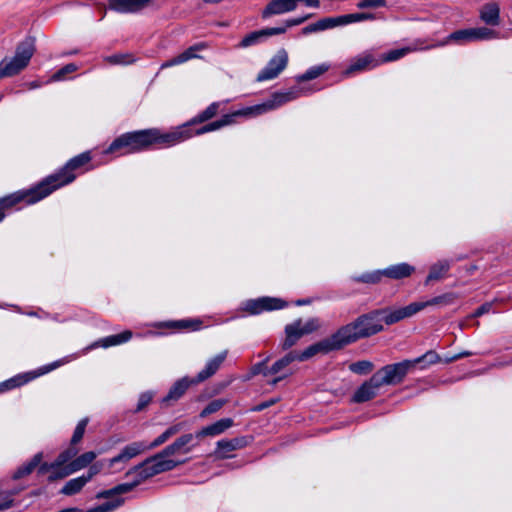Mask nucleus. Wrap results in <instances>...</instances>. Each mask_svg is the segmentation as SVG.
Here are the masks:
<instances>
[{"instance_id": "bb28decb", "label": "nucleus", "mask_w": 512, "mask_h": 512, "mask_svg": "<svg viewBox=\"0 0 512 512\" xmlns=\"http://www.w3.org/2000/svg\"><path fill=\"white\" fill-rule=\"evenodd\" d=\"M376 19L375 14L373 13H351L346 15H340L336 17H331L333 28L338 26H345L351 23L363 22V21H373Z\"/></svg>"}, {"instance_id": "052dcab7", "label": "nucleus", "mask_w": 512, "mask_h": 512, "mask_svg": "<svg viewBox=\"0 0 512 512\" xmlns=\"http://www.w3.org/2000/svg\"><path fill=\"white\" fill-rule=\"evenodd\" d=\"M267 361H268V358H266L264 361H262L260 363L255 364L252 367V374L253 375L262 374L265 377V373L267 372V370H269V367L267 366Z\"/></svg>"}, {"instance_id": "c9c22d12", "label": "nucleus", "mask_w": 512, "mask_h": 512, "mask_svg": "<svg viewBox=\"0 0 512 512\" xmlns=\"http://www.w3.org/2000/svg\"><path fill=\"white\" fill-rule=\"evenodd\" d=\"M329 69V65L323 63L317 66L310 67L305 73L296 77L297 82H304L318 78Z\"/></svg>"}, {"instance_id": "393cba45", "label": "nucleus", "mask_w": 512, "mask_h": 512, "mask_svg": "<svg viewBox=\"0 0 512 512\" xmlns=\"http://www.w3.org/2000/svg\"><path fill=\"white\" fill-rule=\"evenodd\" d=\"M132 338V332L130 330H125L116 335H110L105 338H102L98 341H95L90 346L86 348V350L95 349L98 347L108 348L111 346L120 345L128 342Z\"/></svg>"}, {"instance_id": "f704fd0d", "label": "nucleus", "mask_w": 512, "mask_h": 512, "mask_svg": "<svg viewBox=\"0 0 512 512\" xmlns=\"http://www.w3.org/2000/svg\"><path fill=\"white\" fill-rule=\"evenodd\" d=\"M86 484L87 482L82 476L70 479L62 487L60 493L67 496L75 495L79 493Z\"/></svg>"}, {"instance_id": "8fccbe9b", "label": "nucleus", "mask_w": 512, "mask_h": 512, "mask_svg": "<svg viewBox=\"0 0 512 512\" xmlns=\"http://www.w3.org/2000/svg\"><path fill=\"white\" fill-rule=\"evenodd\" d=\"M88 422H89L88 418H83L82 420L79 421V423L77 424V426L74 430L72 438H71L72 445H76L77 443H79L81 441Z\"/></svg>"}, {"instance_id": "e433bc0d", "label": "nucleus", "mask_w": 512, "mask_h": 512, "mask_svg": "<svg viewBox=\"0 0 512 512\" xmlns=\"http://www.w3.org/2000/svg\"><path fill=\"white\" fill-rule=\"evenodd\" d=\"M182 429L181 424H175L166 429L161 435H159L154 441L148 443V450H152L162 444H164L169 438L177 434Z\"/></svg>"}, {"instance_id": "2eb2a0df", "label": "nucleus", "mask_w": 512, "mask_h": 512, "mask_svg": "<svg viewBox=\"0 0 512 512\" xmlns=\"http://www.w3.org/2000/svg\"><path fill=\"white\" fill-rule=\"evenodd\" d=\"M383 310L385 313H382L381 315L382 322L384 321L387 325H392L405 318H409L417 314L423 310V305L418 304V302H413L405 307L397 308L391 311L386 309Z\"/></svg>"}, {"instance_id": "ea45409f", "label": "nucleus", "mask_w": 512, "mask_h": 512, "mask_svg": "<svg viewBox=\"0 0 512 512\" xmlns=\"http://www.w3.org/2000/svg\"><path fill=\"white\" fill-rule=\"evenodd\" d=\"M448 39L459 44L475 42L472 28L457 30L451 33Z\"/></svg>"}, {"instance_id": "4d7b16f0", "label": "nucleus", "mask_w": 512, "mask_h": 512, "mask_svg": "<svg viewBox=\"0 0 512 512\" xmlns=\"http://www.w3.org/2000/svg\"><path fill=\"white\" fill-rule=\"evenodd\" d=\"M102 468H103V463L102 462H96V463H94L92 465L90 464L88 471L85 474H83L82 477L88 483L89 481L92 480V478L94 476H96L98 473H100Z\"/></svg>"}, {"instance_id": "ddd939ff", "label": "nucleus", "mask_w": 512, "mask_h": 512, "mask_svg": "<svg viewBox=\"0 0 512 512\" xmlns=\"http://www.w3.org/2000/svg\"><path fill=\"white\" fill-rule=\"evenodd\" d=\"M381 64V61L370 51H365L355 58L351 59L350 65L343 72L348 77L355 73L371 70Z\"/></svg>"}, {"instance_id": "49530a36", "label": "nucleus", "mask_w": 512, "mask_h": 512, "mask_svg": "<svg viewBox=\"0 0 512 512\" xmlns=\"http://www.w3.org/2000/svg\"><path fill=\"white\" fill-rule=\"evenodd\" d=\"M78 453V449L75 447V445H70L69 448L61 452L56 460V465L63 466L66 463H68L71 459H73Z\"/></svg>"}, {"instance_id": "13d9d810", "label": "nucleus", "mask_w": 512, "mask_h": 512, "mask_svg": "<svg viewBox=\"0 0 512 512\" xmlns=\"http://www.w3.org/2000/svg\"><path fill=\"white\" fill-rule=\"evenodd\" d=\"M152 398H153V395L151 392L142 393L140 395L138 403H137L136 412H139V411H142L143 409H145L148 406V404L151 402Z\"/></svg>"}, {"instance_id": "79ce46f5", "label": "nucleus", "mask_w": 512, "mask_h": 512, "mask_svg": "<svg viewBox=\"0 0 512 512\" xmlns=\"http://www.w3.org/2000/svg\"><path fill=\"white\" fill-rule=\"evenodd\" d=\"M292 324L297 326V330L299 333L302 334V336L310 334L320 327L319 321L316 318H311L306 322H302V320H297Z\"/></svg>"}, {"instance_id": "58836bf2", "label": "nucleus", "mask_w": 512, "mask_h": 512, "mask_svg": "<svg viewBox=\"0 0 512 512\" xmlns=\"http://www.w3.org/2000/svg\"><path fill=\"white\" fill-rule=\"evenodd\" d=\"M332 21L331 17L322 18L319 21L309 24L308 26L302 29V34L307 35L311 33H316L328 29H332Z\"/></svg>"}, {"instance_id": "a878e982", "label": "nucleus", "mask_w": 512, "mask_h": 512, "mask_svg": "<svg viewBox=\"0 0 512 512\" xmlns=\"http://www.w3.org/2000/svg\"><path fill=\"white\" fill-rule=\"evenodd\" d=\"M479 17L482 22L489 26L500 24V7L496 2L484 4L479 10Z\"/></svg>"}, {"instance_id": "473e14b6", "label": "nucleus", "mask_w": 512, "mask_h": 512, "mask_svg": "<svg viewBox=\"0 0 512 512\" xmlns=\"http://www.w3.org/2000/svg\"><path fill=\"white\" fill-rule=\"evenodd\" d=\"M457 299V295L455 293L449 292L445 293L432 299L424 302H418V304L423 305V309L428 306H448L452 305Z\"/></svg>"}, {"instance_id": "a211bd4d", "label": "nucleus", "mask_w": 512, "mask_h": 512, "mask_svg": "<svg viewBox=\"0 0 512 512\" xmlns=\"http://www.w3.org/2000/svg\"><path fill=\"white\" fill-rule=\"evenodd\" d=\"M148 443L145 441H136L126 445L121 452L109 460V467L118 463H127L130 459L148 451Z\"/></svg>"}, {"instance_id": "f8f14e48", "label": "nucleus", "mask_w": 512, "mask_h": 512, "mask_svg": "<svg viewBox=\"0 0 512 512\" xmlns=\"http://www.w3.org/2000/svg\"><path fill=\"white\" fill-rule=\"evenodd\" d=\"M65 362L66 361H55L51 364L42 366L35 371H30V372H26L23 374H19L13 378L1 383L0 384V392L22 386V385L34 380L35 378H37L39 376H42L46 373L51 372L52 370L58 368Z\"/></svg>"}, {"instance_id": "69168bd1", "label": "nucleus", "mask_w": 512, "mask_h": 512, "mask_svg": "<svg viewBox=\"0 0 512 512\" xmlns=\"http://www.w3.org/2000/svg\"><path fill=\"white\" fill-rule=\"evenodd\" d=\"M276 401L275 400H271V401H267V402H263L261 404H259L258 406H256L255 410L256 411H262L268 407H270L272 404H274Z\"/></svg>"}, {"instance_id": "774afa93", "label": "nucleus", "mask_w": 512, "mask_h": 512, "mask_svg": "<svg viewBox=\"0 0 512 512\" xmlns=\"http://www.w3.org/2000/svg\"><path fill=\"white\" fill-rule=\"evenodd\" d=\"M471 355H473V353H472V352H470V351H463V352H461V353L455 354V356H457V357H458V360H459V359H462V358H464V357H469V356H471Z\"/></svg>"}, {"instance_id": "603ef678", "label": "nucleus", "mask_w": 512, "mask_h": 512, "mask_svg": "<svg viewBox=\"0 0 512 512\" xmlns=\"http://www.w3.org/2000/svg\"><path fill=\"white\" fill-rule=\"evenodd\" d=\"M225 404V401L222 399H216L211 401L200 413V417L204 418L210 414H213L219 411Z\"/></svg>"}, {"instance_id": "0eeeda50", "label": "nucleus", "mask_w": 512, "mask_h": 512, "mask_svg": "<svg viewBox=\"0 0 512 512\" xmlns=\"http://www.w3.org/2000/svg\"><path fill=\"white\" fill-rule=\"evenodd\" d=\"M90 160L91 156L89 152L75 156L70 159L59 172L45 178L42 181V187L50 189L52 193L56 189L73 182L76 178L73 171L87 164Z\"/></svg>"}, {"instance_id": "1a4fd4ad", "label": "nucleus", "mask_w": 512, "mask_h": 512, "mask_svg": "<svg viewBox=\"0 0 512 512\" xmlns=\"http://www.w3.org/2000/svg\"><path fill=\"white\" fill-rule=\"evenodd\" d=\"M289 56L285 49H279L268 61L256 77L257 82L269 81L277 78L288 66Z\"/></svg>"}, {"instance_id": "9d476101", "label": "nucleus", "mask_w": 512, "mask_h": 512, "mask_svg": "<svg viewBox=\"0 0 512 512\" xmlns=\"http://www.w3.org/2000/svg\"><path fill=\"white\" fill-rule=\"evenodd\" d=\"M343 348L337 332L315 344L310 345L302 352L293 351L297 361H306L317 354H327Z\"/></svg>"}, {"instance_id": "412c9836", "label": "nucleus", "mask_w": 512, "mask_h": 512, "mask_svg": "<svg viewBox=\"0 0 512 512\" xmlns=\"http://www.w3.org/2000/svg\"><path fill=\"white\" fill-rule=\"evenodd\" d=\"M151 0H108L109 9L119 13H135L150 4Z\"/></svg>"}, {"instance_id": "a19ab883", "label": "nucleus", "mask_w": 512, "mask_h": 512, "mask_svg": "<svg viewBox=\"0 0 512 512\" xmlns=\"http://www.w3.org/2000/svg\"><path fill=\"white\" fill-rule=\"evenodd\" d=\"M220 103L219 102H213L211 103L205 110H203L201 113H199L192 121L191 123H202L210 120L213 118L219 110Z\"/></svg>"}, {"instance_id": "39448f33", "label": "nucleus", "mask_w": 512, "mask_h": 512, "mask_svg": "<svg viewBox=\"0 0 512 512\" xmlns=\"http://www.w3.org/2000/svg\"><path fill=\"white\" fill-rule=\"evenodd\" d=\"M382 313L384 310H374L356 318L353 322L342 326L336 332L342 346L349 345L359 339L375 335L383 330Z\"/></svg>"}, {"instance_id": "dca6fc26", "label": "nucleus", "mask_w": 512, "mask_h": 512, "mask_svg": "<svg viewBox=\"0 0 512 512\" xmlns=\"http://www.w3.org/2000/svg\"><path fill=\"white\" fill-rule=\"evenodd\" d=\"M286 32L285 27H272V28H264L258 31H253L247 34L238 44L239 48H248L254 45H257L268 37L274 35H280Z\"/></svg>"}, {"instance_id": "aec40b11", "label": "nucleus", "mask_w": 512, "mask_h": 512, "mask_svg": "<svg viewBox=\"0 0 512 512\" xmlns=\"http://www.w3.org/2000/svg\"><path fill=\"white\" fill-rule=\"evenodd\" d=\"M247 444L248 440L246 437L220 440L216 444L215 455L221 459L230 458L231 452L244 448Z\"/></svg>"}, {"instance_id": "7c9ffc66", "label": "nucleus", "mask_w": 512, "mask_h": 512, "mask_svg": "<svg viewBox=\"0 0 512 512\" xmlns=\"http://www.w3.org/2000/svg\"><path fill=\"white\" fill-rule=\"evenodd\" d=\"M42 459H43V453L42 452L36 453L30 461H28L27 463L20 466L13 473L12 479L18 480V479H21L23 477L30 475L34 471V469L40 464V462H42Z\"/></svg>"}, {"instance_id": "b1692460", "label": "nucleus", "mask_w": 512, "mask_h": 512, "mask_svg": "<svg viewBox=\"0 0 512 512\" xmlns=\"http://www.w3.org/2000/svg\"><path fill=\"white\" fill-rule=\"evenodd\" d=\"M233 425L234 421L231 418H222L216 421L215 423L203 427L201 430L197 431L195 433V437L197 438V440H200L204 437H215L224 433Z\"/></svg>"}, {"instance_id": "f03ea898", "label": "nucleus", "mask_w": 512, "mask_h": 512, "mask_svg": "<svg viewBox=\"0 0 512 512\" xmlns=\"http://www.w3.org/2000/svg\"><path fill=\"white\" fill-rule=\"evenodd\" d=\"M182 462L173 459H163L158 454L151 456L140 464L131 468L126 476H133L134 480L130 483L119 484L116 487L97 493L96 498L108 499L116 495L128 493L143 481L163 472L171 471Z\"/></svg>"}, {"instance_id": "5701e85b", "label": "nucleus", "mask_w": 512, "mask_h": 512, "mask_svg": "<svg viewBox=\"0 0 512 512\" xmlns=\"http://www.w3.org/2000/svg\"><path fill=\"white\" fill-rule=\"evenodd\" d=\"M228 351H222L213 358L209 359L205 367L193 378V382H203L206 379L212 377L221 367L227 357Z\"/></svg>"}, {"instance_id": "4c0bfd02", "label": "nucleus", "mask_w": 512, "mask_h": 512, "mask_svg": "<svg viewBox=\"0 0 512 512\" xmlns=\"http://www.w3.org/2000/svg\"><path fill=\"white\" fill-rule=\"evenodd\" d=\"M473 29L474 41H486L502 38L501 34L488 27H475Z\"/></svg>"}, {"instance_id": "09e8293b", "label": "nucleus", "mask_w": 512, "mask_h": 512, "mask_svg": "<svg viewBox=\"0 0 512 512\" xmlns=\"http://www.w3.org/2000/svg\"><path fill=\"white\" fill-rule=\"evenodd\" d=\"M73 473L74 472L72 471L69 464H67L66 466L63 465V466H60L59 468L52 469V472L48 476V481L54 482L58 479H63Z\"/></svg>"}, {"instance_id": "6e6552de", "label": "nucleus", "mask_w": 512, "mask_h": 512, "mask_svg": "<svg viewBox=\"0 0 512 512\" xmlns=\"http://www.w3.org/2000/svg\"><path fill=\"white\" fill-rule=\"evenodd\" d=\"M51 194L50 189L42 187V182L37 186L20 190L5 197L0 198V222L5 217V210L16 206L18 203L34 204Z\"/></svg>"}, {"instance_id": "2f4dec72", "label": "nucleus", "mask_w": 512, "mask_h": 512, "mask_svg": "<svg viewBox=\"0 0 512 512\" xmlns=\"http://www.w3.org/2000/svg\"><path fill=\"white\" fill-rule=\"evenodd\" d=\"M97 457V454L93 451L85 452L81 454L80 456L76 457L72 461H70L68 464L70 465L72 471L75 473L83 468H86Z\"/></svg>"}, {"instance_id": "9b49d317", "label": "nucleus", "mask_w": 512, "mask_h": 512, "mask_svg": "<svg viewBox=\"0 0 512 512\" xmlns=\"http://www.w3.org/2000/svg\"><path fill=\"white\" fill-rule=\"evenodd\" d=\"M307 7L318 8L320 0H271L262 11V18L267 19L274 15H282L296 10L298 3Z\"/></svg>"}, {"instance_id": "4468645a", "label": "nucleus", "mask_w": 512, "mask_h": 512, "mask_svg": "<svg viewBox=\"0 0 512 512\" xmlns=\"http://www.w3.org/2000/svg\"><path fill=\"white\" fill-rule=\"evenodd\" d=\"M286 306V303L280 298L274 297H261L258 299H251L244 303L243 309L250 314H260L264 311H271L281 309Z\"/></svg>"}, {"instance_id": "c85d7f7f", "label": "nucleus", "mask_w": 512, "mask_h": 512, "mask_svg": "<svg viewBox=\"0 0 512 512\" xmlns=\"http://www.w3.org/2000/svg\"><path fill=\"white\" fill-rule=\"evenodd\" d=\"M192 384H197V382H193V378L190 379L188 377H184L176 381L174 385L170 388L167 396L163 398V403L177 401L183 396L188 387Z\"/></svg>"}, {"instance_id": "3c124183", "label": "nucleus", "mask_w": 512, "mask_h": 512, "mask_svg": "<svg viewBox=\"0 0 512 512\" xmlns=\"http://www.w3.org/2000/svg\"><path fill=\"white\" fill-rule=\"evenodd\" d=\"M163 459H169L168 457L176 454H184L183 449L180 447L178 442L175 440L172 444L166 446L161 452L157 453Z\"/></svg>"}, {"instance_id": "4be33fe9", "label": "nucleus", "mask_w": 512, "mask_h": 512, "mask_svg": "<svg viewBox=\"0 0 512 512\" xmlns=\"http://www.w3.org/2000/svg\"><path fill=\"white\" fill-rule=\"evenodd\" d=\"M207 48V45L203 42L197 43L195 45L190 46L185 51L180 53L179 55L169 59L161 64V69H166L172 66L183 64L191 59L198 58L197 52L202 51Z\"/></svg>"}, {"instance_id": "680f3d73", "label": "nucleus", "mask_w": 512, "mask_h": 512, "mask_svg": "<svg viewBox=\"0 0 512 512\" xmlns=\"http://www.w3.org/2000/svg\"><path fill=\"white\" fill-rule=\"evenodd\" d=\"M38 473L43 475L47 472H52V469L59 468V465H56V460L52 463H41L38 465Z\"/></svg>"}, {"instance_id": "6e6d98bb", "label": "nucleus", "mask_w": 512, "mask_h": 512, "mask_svg": "<svg viewBox=\"0 0 512 512\" xmlns=\"http://www.w3.org/2000/svg\"><path fill=\"white\" fill-rule=\"evenodd\" d=\"M356 6L359 9L385 7L386 0H360Z\"/></svg>"}, {"instance_id": "e2e57ef3", "label": "nucleus", "mask_w": 512, "mask_h": 512, "mask_svg": "<svg viewBox=\"0 0 512 512\" xmlns=\"http://www.w3.org/2000/svg\"><path fill=\"white\" fill-rule=\"evenodd\" d=\"M492 308V303H484L483 305H481L480 307H478L473 316L474 317H480L486 313H488Z\"/></svg>"}, {"instance_id": "5fc2aeb1", "label": "nucleus", "mask_w": 512, "mask_h": 512, "mask_svg": "<svg viewBox=\"0 0 512 512\" xmlns=\"http://www.w3.org/2000/svg\"><path fill=\"white\" fill-rule=\"evenodd\" d=\"M77 70V66L73 63L67 64L61 69H59L56 73L53 74V81H61L65 79V76L69 73H73Z\"/></svg>"}, {"instance_id": "a18cd8bd", "label": "nucleus", "mask_w": 512, "mask_h": 512, "mask_svg": "<svg viewBox=\"0 0 512 512\" xmlns=\"http://www.w3.org/2000/svg\"><path fill=\"white\" fill-rule=\"evenodd\" d=\"M197 439L195 434H184L176 439L180 447L183 449V453H189L193 447L198 445V442L193 443V441Z\"/></svg>"}, {"instance_id": "37998d69", "label": "nucleus", "mask_w": 512, "mask_h": 512, "mask_svg": "<svg viewBox=\"0 0 512 512\" xmlns=\"http://www.w3.org/2000/svg\"><path fill=\"white\" fill-rule=\"evenodd\" d=\"M411 51H412V49L409 47L393 49L378 59H379V61H381V64L385 63V62H392V61H396V60L406 56Z\"/></svg>"}, {"instance_id": "de8ad7c7", "label": "nucleus", "mask_w": 512, "mask_h": 512, "mask_svg": "<svg viewBox=\"0 0 512 512\" xmlns=\"http://www.w3.org/2000/svg\"><path fill=\"white\" fill-rule=\"evenodd\" d=\"M349 369L353 373L363 375V374H367L373 370V364H372V362L367 361V360L357 361V362L350 364Z\"/></svg>"}, {"instance_id": "f3484780", "label": "nucleus", "mask_w": 512, "mask_h": 512, "mask_svg": "<svg viewBox=\"0 0 512 512\" xmlns=\"http://www.w3.org/2000/svg\"><path fill=\"white\" fill-rule=\"evenodd\" d=\"M381 384L373 374L372 377L365 381L353 394L351 401L354 403H364L375 398L381 388Z\"/></svg>"}, {"instance_id": "72a5a7b5", "label": "nucleus", "mask_w": 512, "mask_h": 512, "mask_svg": "<svg viewBox=\"0 0 512 512\" xmlns=\"http://www.w3.org/2000/svg\"><path fill=\"white\" fill-rule=\"evenodd\" d=\"M285 339L280 344L282 350H288L294 346L297 341L302 337V334L298 332L297 326L292 323L285 327Z\"/></svg>"}, {"instance_id": "cd10ccee", "label": "nucleus", "mask_w": 512, "mask_h": 512, "mask_svg": "<svg viewBox=\"0 0 512 512\" xmlns=\"http://www.w3.org/2000/svg\"><path fill=\"white\" fill-rule=\"evenodd\" d=\"M452 265V261L449 260H439L433 265H431L429 269L428 276L425 280V284L428 285L431 282L440 281L444 279Z\"/></svg>"}, {"instance_id": "7ed1b4c3", "label": "nucleus", "mask_w": 512, "mask_h": 512, "mask_svg": "<svg viewBox=\"0 0 512 512\" xmlns=\"http://www.w3.org/2000/svg\"><path fill=\"white\" fill-rule=\"evenodd\" d=\"M306 94V91L300 87H294L287 91L276 92L272 95V98L267 102L256 105L253 107H247L241 110H238L231 114L224 115L221 119L208 123L201 128L196 130V134H205L208 132H212L222 127L228 126L235 122V118L238 116H250V115H260L267 111L273 110L284 105L287 102L295 100L300 96Z\"/></svg>"}, {"instance_id": "f257e3e1", "label": "nucleus", "mask_w": 512, "mask_h": 512, "mask_svg": "<svg viewBox=\"0 0 512 512\" xmlns=\"http://www.w3.org/2000/svg\"><path fill=\"white\" fill-rule=\"evenodd\" d=\"M194 135H197L196 130L193 132L187 126L179 127L168 133H161L156 128L127 132L117 137L105 150V153L118 155L138 153L147 150L154 144L169 147L183 142Z\"/></svg>"}, {"instance_id": "bf43d9fd", "label": "nucleus", "mask_w": 512, "mask_h": 512, "mask_svg": "<svg viewBox=\"0 0 512 512\" xmlns=\"http://www.w3.org/2000/svg\"><path fill=\"white\" fill-rule=\"evenodd\" d=\"M312 17V14H307L305 16L297 17V18H291L285 21V28L298 26L307 21L309 18Z\"/></svg>"}, {"instance_id": "0e129e2a", "label": "nucleus", "mask_w": 512, "mask_h": 512, "mask_svg": "<svg viewBox=\"0 0 512 512\" xmlns=\"http://www.w3.org/2000/svg\"><path fill=\"white\" fill-rule=\"evenodd\" d=\"M14 505V500L9 496H5L4 500L0 503V511L7 510Z\"/></svg>"}, {"instance_id": "20e7f679", "label": "nucleus", "mask_w": 512, "mask_h": 512, "mask_svg": "<svg viewBox=\"0 0 512 512\" xmlns=\"http://www.w3.org/2000/svg\"><path fill=\"white\" fill-rule=\"evenodd\" d=\"M441 361V357L434 351L429 350L420 357L412 360H404L394 364H388L377 370L374 375L381 386H394L403 382L406 375L416 367L421 365V369H426L430 365Z\"/></svg>"}, {"instance_id": "864d4df0", "label": "nucleus", "mask_w": 512, "mask_h": 512, "mask_svg": "<svg viewBox=\"0 0 512 512\" xmlns=\"http://www.w3.org/2000/svg\"><path fill=\"white\" fill-rule=\"evenodd\" d=\"M382 276V271H375L371 273L362 274L361 276L355 278V280L363 283H377L381 280Z\"/></svg>"}, {"instance_id": "338daca9", "label": "nucleus", "mask_w": 512, "mask_h": 512, "mask_svg": "<svg viewBox=\"0 0 512 512\" xmlns=\"http://www.w3.org/2000/svg\"><path fill=\"white\" fill-rule=\"evenodd\" d=\"M24 488H19V489H13V490H10L8 492H6L5 494L7 496H9L10 498H12L13 496L17 495L20 491H22Z\"/></svg>"}, {"instance_id": "c03bdc74", "label": "nucleus", "mask_w": 512, "mask_h": 512, "mask_svg": "<svg viewBox=\"0 0 512 512\" xmlns=\"http://www.w3.org/2000/svg\"><path fill=\"white\" fill-rule=\"evenodd\" d=\"M104 61L111 65H127L135 60L131 54H114L104 58Z\"/></svg>"}, {"instance_id": "423d86ee", "label": "nucleus", "mask_w": 512, "mask_h": 512, "mask_svg": "<svg viewBox=\"0 0 512 512\" xmlns=\"http://www.w3.org/2000/svg\"><path fill=\"white\" fill-rule=\"evenodd\" d=\"M35 52L34 41L27 38L20 42L12 58H4L0 62V79L11 77L20 73L29 64Z\"/></svg>"}, {"instance_id": "6ab92c4d", "label": "nucleus", "mask_w": 512, "mask_h": 512, "mask_svg": "<svg viewBox=\"0 0 512 512\" xmlns=\"http://www.w3.org/2000/svg\"><path fill=\"white\" fill-rule=\"evenodd\" d=\"M294 361L296 360V356L293 351L288 352L285 356L277 360L269 370L265 373V377H269L271 375H277L274 379L269 381V384L275 386L278 382L286 378L289 373H285L284 370Z\"/></svg>"}, {"instance_id": "c756f323", "label": "nucleus", "mask_w": 512, "mask_h": 512, "mask_svg": "<svg viewBox=\"0 0 512 512\" xmlns=\"http://www.w3.org/2000/svg\"><path fill=\"white\" fill-rule=\"evenodd\" d=\"M414 270L415 268L408 263H400L397 265H392L382 270V272L383 276L398 280L409 277L414 272Z\"/></svg>"}]
</instances>
